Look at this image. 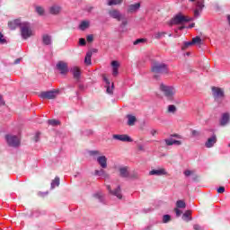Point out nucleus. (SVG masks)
<instances>
[{"label": "nucleus", "instance_id": "f257e3e1", "mask_svg": "<svg viewBox=\"0 0 230 230\" xmlns=\"http://www.w3.org/2000/svg\"><path fill=\"white\" fill-rule=\"evenodd\" d=\"M151 71L154 73V78H159V75H168V65L164 63H154L151 66Z\"/></svg>", "mask_w": 230, "mask_h": 230}, {"label": "nucleus", "instance_id": "f03ea898", "mask_svg": "<svg viewBox=\"0 0 230 230\" xmlns=\"http://www.w3.org/2000/svg\"><path fill=\"white\" fill-rule=\"evenodd\" d=\"M20 31L22 38L26 40L30 39V37L33 36V31L31 30V24L28 22H23L21 24Z\"/></svg>", "mask_w": 230, "mask_h": 230}, {"label": "nucleus", "instance_id": "7ed1b4c3", "mask_svg": "<svg viewBox=\"0 0 230 230\" xmlns=\"http://www.w3.org/2000/svg\"><path fill=\"white\" fill-rule=\"evenodd\" d=\"M160 91L163 92L164 96L170 102L173 100V96H175V88L173 86H169L164 84H160Z\"/></svg>", "mask_w": 230, "mask_h": 230}, {"label": "nucleus", "instance_id": "20e7f679", "mask_svg": "<svg viewBox=\"0 0 230 230\" xmlns=\"http://www.w3.org/2000/svg\"><path fill=\"white\" fill-rule=\"evenodd\" d=\"M193 18L190 16L182 15V13L176 14L170 22L169 25L173 26V24H183V22H191Z\"/></svg>", "mask_w": 230, "mask_h": 230}, {"label": "nucleus", "instance_id": "39448f33", "mask_svg": "<svg viewBox=\"0 0 230 230\" xmlns=\"http://www.w3.org/2000/svg\"><path fill=\"white\" fill-rule=\"evenodd\" d=\"M212 94L215 102H217L219 105L222 103V102H224V98L226 97L224 89L217 86L212 87Z\"/></svg>", "mask_w": 230, "mask_h": 230}, {"label": "nucleus", "instance_id": "423d86ee", "mask_svg": "<svg viewBox=\"0 0 230 230\" xmlns=\"http://www.w3.org/2000/svg\"><path fill=\"white\" fill-rule=\"evenodd\" d=\"M5 141L9 146L17 148L21 145V139L15 135H6Z\"/></svg>", "mask_w": 230, "mask_h": 230}, {"label": "nucleus", "instance_id": "0eeeda50", "mask_svg": "<svg viewBox=\"0 0 230 230\" xmlns=\"http://www.w3.org/2000/svg\"><path fill=\"white\" fill-rule=\"evenodd\" d=\"M57 94H58V90L41 92L40 93V98H42V100H55V98H57Z\"/></svg>", "mask_w": 230, "mask_h": 230}, {"label": "nucleus", "instance_id": "6e6552de", "mask_svg": "<svg viewBox=\"0 0 230 230\" xmlns=\"http://www.w3.org/2000/svg\"><path fill=\"white\" fill-rule=\"evenodd\" d=\"M119 176L123 179H128V177H131V179H137V173H135L133 176L130 175V172H128V167L123 166L119 168Z\"/></svg>", "mask_w": 230, "mask_h": 230}, {"label": "nucleus", "instance_id": "1a4fd4ad", "mask_svg": "<svg viewBox=\"0 0 230 230\" xmlns=\"http://www.w3.org/2000/svg\"><path fill=\"white\" fill-rule=\"evenodd\" d=\"M56 67L58 71H59L60 75H66L69 73V66H67V63L64 61L58 62Z\"/></svg>", "mask_w": 230, "mask_h": 230}, {"label": "nucleus", "instance_id": "9d476101", "mask_svg": "<svg viewBox=\"0 0 230 230\" xmlns=\"http://www.w3.org/2000/svg\"><path fill=\"white\" fill-rule=\"evenodd\" d=\"M109 16L116 21H123V14L118 9H111L108 11Z\"/></svg>", "mask_w": 230, "mask_h": 230}, {"label": "nucleus", "instance_id": "9b49d317", "mask_svg": "<svg viewBox=\"0 0 230 230\" xmlns=\"http://www.w3.org/2000/svg\"><path fill=\"white\" fill-rule=\"evenodd\" d=\"M103 82H105L106 93L107 94H114V83L111 84V81L103 75L102 76Z\"/></svg>", "mask_w": 230, "mask_h": 230}, {"label": "nucleus", "instance_id": "f8f14e48", "mask_svg": "<svg viewBox=\"0 0 230 230\" xmlns=\"http://www.w3.org/2000/svg\"><path fill=\"white\" fill-rule=\"evenodd\" d=\"M204 2L198 1L196 3V8L194 9V17L197 19L198 17H200V14L202 13V10H204Z\"/></svg>", "mask_w": 230, "mask_h": 230}, {"label": "nucleus", "instance_id": "ddd939ff", "mask_svg": "<svg viewBox=\"0 0 230 230\" xmlns=\"http://www.w3.org/2000/svg\"><path fill=\"white\" fill-rule=\"evenodd\" d=\"M70 73H72L74 79L76 80V82H80V78H82V71L80 70V67L78 66L71 67Z\"/></svg>", "mask_w": 230, "mask_h": 230}, {"label": "nucleus", "instance_id": "4468645a", "mask_svg": "<svg viewBox=\"0 0 230 230\" xmlns=\"http://www.w3.org/2000/svg\"><path fill=\"white\" fill-rule=\"evenodd\" d=\"M107 190L111 195H114L115 197H117V199H123L120 186H118L114 190H112V189H111V185H107Z\"/></svg>", "mask_w": 230, "mask_h": 230}, {"label": "nucleus", "instance_id": "2eb2a0df", "mask_svg": "<svg viewBox=\"0 0 230 230\" xmlns=\"http://www.w3.org/2000/svg\"><path fill=\"white\" fill-rule=\"evenodd\" d=\"M113 139L123 143H132V138L128 135H113Z\"/></svg>", "mask_w": 230, "mask_h": 230}, {"label": "nucleus", "instance_id": "dca6fc26", "mask_svg": "<svg viewBox=\"0 0 230 230\" xmlns=\"http://www.w3.org/2000/svg\"><path fill=\"white\" fill-rule=\"evenodd\" d=\"M149 175H155L156 177H161L163 175H168V172H166V169L164 168L154 169L149 172Z\"/></svg>", "mask_w": 230, "mask_h": 230}, {"label": "nucleus", "instance_id": "f3484780", "mask_svg": "<svg viewBox=\"0 0 230 230\" xmlns=\"http://www.w3.org/2000/svg\"><path fill=\"white\" fill-rule=\"evenodd\" d=\"M164 143L167 146H172L173 145H175L176 146H181V145H182V142L181 140H175L172 138V137L169 138H165Z\"/></svg>", "mask_w": 230, "mask_h": 230}, {"label": "nucleus", "instance_id": "a211bd4d", "mask_svg": "<svg viewBox=\"0 0 230 230\" xmlns=\"http://www.w3.org/2000/svg\"><path fill=\"white\" fill-rule=\"evenodd\" d=\"M217 143V135H212V137H208L205 143L206 148H213L215 144Z\"/></svg>", "mask_w": 230, "mask_h": 230}, {"label": "nucleus", "instance_id": "6ab92c4d", "mask_svg": "<svg viewBox=\"0 0 230 230\" xmlns=\"http://www.w3.org/2000/svg\"><path fill=\"white\" fill-rule=\"evenodd\" d=\"M139 8H141L140 3H137L135 4H129L128 6V13H136V12H137V10H139Z\"/></svg>", "mask_w": 230, "mask_h": 230}, {"label": "nucleus", "instance_id": "aec40b11", "mask_svg": "<svg viewBox=\"0 0 230 230\" xmlns=\"http://www.w3.org/2000/svg\"><path fill=\"white\" fill-rule=\"evenodd\" d=\"M21 24H22V22L19 19H16L14 21L9 22L8 27L10 30H15L18 27L21 28Z\"/></svg>", "mask_w": 230, "mask_h": 230}, {"label": "nucleus", "instance_id": "412c9836", "mask_svg": "<svg viewBox=\"0 0 230 230\" xmlns=\"http://www.w3.org/2000/svg\"><path fill=\"white\" fill-rule=\"evenodd\" d=\"M230 120V115L229 113H223L220 119V125L221 127H226L227 123H229Z\"/></svg>", "mask_w": 230, "mask_h": 230}, {"label": "nucleus", "instance_id": "4be33fe9", "mask_svg": "<svg viewBox=\"0 0 230 230\" xmlns=\"http://www.w3.org/2000/svg\"><path fill=\"white\" fill-rule=\"evenodd\" d=\"M49 11L51 15H58V13L62 12V7H60L59 5H52L49 7Z\"/></svg>", "mask_w": 230, "mask_h": 230}, {"label": "nucleus", "instance_id": "5701e85b", "mask_svg": "<svg viewBox=\"0 0 230 230\" xmlns=\"http://www.w3.org/2000/svg\"><path fill=\"white\" fill-rule=\"evenodd\" d=\"M97 163L100 164L101 168H107V157L105 155L97 157Z\"/></svg>", "mask_w": 230, "mask_h": 230}, {"label": "nucleus", "instance_id": "b1692460", "mask_svg": "<svg viewBox=\"0 0 230 230\" xmlns=\"http://www.w3.org/2000/svg\"><path fill=\"white\" fill-rule=\"evenodd\" d=\"M111 67H112V75L113 76H118L119 75V63L118 61H112L111 62Z\"/></svg>", "mask_w": 230, "mask_h": 230}, {"label": "nucleus", "instance_id": "393cba45", "mask_svg": "<svg viewBox=\"0 0 230 230\" xmlns=\"http://www.w3.org/2000/svg\"><path fill=\"white\" fill-rule=\"evenodd\" d=\"M94 175H95L96 177H102L103 179H105V178L108 177L107 172H106L105 170H103V169L95 170Z\"/></svg>", "mask_w": 230, "mask_h": 230}, {"label": "nucleus", "instance_id": "a878e982", "mask_svg": "<svg viewBox=\"0 0 230 230\" xmlns=\"http://www.w3.org/2000/svg\"><path fill=\"white\" fill-rule=\"evenodd\" d=\"M89 26H91V22L89 21H83L79 25V30H81L82 31H85V30L89 28Z\"/></svg>", "mask_w": 230, "mask_h": 230}, {"label": "nucleus", "instance_id": "bb28decb", "mask_svg": "<svg viewBox=\"0 0 230 230\" xmlns=\"http://www.w3.org/2000/svg\"><path fill=\"white\" fill-rule=\"evenodd\" d=\"M127 118H128V125L129 127H134V125H136V121H137L136 116L127 115Z\"/></svg>", "mask_w": 230, "mask_h": 230}, {"label": "nucleus", "instance_id": "cd10ccee", "mask_svg": "<svg viewBox=\"0 0 230 230\" xmlns=\"http://www.w3.org/2000/svg\"><path fill=\"white\" fill-rule=\"evenodd\" d=\"M42 42H43V44H45V46H50V44H51V36H49L48 34H44L42 36Z\"/></svg>", "mask_w": 230, "mask_h": 230}, {"label": "nucleus", "instance_id": "c85d7f7f", "mask_svg": "<svg viewBox=\"0 0 230 230\" xmlns=\"http://www.w3.org/2000/svg\"><path fill=\"white\" fill-rule=\"evenodd\" d=\"M182 219L185 221V222H190L192 220L191 218V211L190 210H187L183 216H182Z\"/></svg>", "mask_w": 230, "mask_h": 230}, {"label": "nucleus", "instance_id": "c756f323", "mask_svg": "<svg viewBox=\"0 0 230 230\" xmlns=\"http://www.w3.org/2000/svg\"><path fill=\"white\" fill-rule=\"evenodd\" d=\"M91 57H93V52H87L84 58V64L86 66H91Z\"/></svg>", "mask_w": 230, "mask_h": 230}, {"label": "nucleus", "instance_id": "7c9ffc66", "mask_svg": "<svg viewBox=\"0 0 230 230\" xmlns=\"http://www.w3.org/2000/svg\"><path fill=\"white\" fill-rule=\"evenodd\" d=\"M121 3H123V0H109L108 6H116L121 4Z\"/></svg>", "mask_w": 230, "mask_h": 230}, {"label": "nucleus", "instance_id": "2f4dec72", "mask_svg": "<svg viewBox=\"0 0 230 230\" xmlns=\"http://www.w3.org/2000/svg\"><path fill=\"white\" fill-rule=\"evenodd\" d=\"M56 186H60V178L56 177L51 182V190H55Z\"/></svg>", "mask_w": 230, "mask_h": 230}, {"label": "nucleus", "instance_id": "473e14b6", "mask_svg": "<svg viewBox=\"0 0 230 230\" xmlns=\"http://www.w3.org/2000/svg\"><path fill=\"white\" fill-rule=\"evenodd\" d=\"M176 208H179L180 209H184L186 208V202L184 200L180 199L176 202Z\"/></svg>", "mask_w": 230, "mask_h": 230}, {"label": "nucleus", "instance_id": "72a5a7b5", "mask_svg": "<svg viewBox=\"0 0 230 230\" xmlns=\"http://www.w3.org/2000/svg\"><path fill=\"white\" fill-rule=\"evenodd\" d=\"M35 12H37L40 15H44L45 11H44V7L37 5L35 7Z\"/></svg>", "mask_w": 230, "mask_h": 230}, {"label": "nucleus", "instance_id": "f704fd0d", "mask_svg": "<svg viewBox=\"0 0 230 230\" xmlns=\"http://www.w3.org/2000/svg\"><path fill=\"white\" fill-rule=\"evenodd\" d=\"M49 125H51L52 127H57V125H60V121L57 119H49Z\"/></svg>", "mask_w": 230, "mask_h": 230}, {"label": "nucleus", "instance_id": "c9c22d12", "mask_svg": "<svg viewBox=\"0 0 230 230\" xmlns=\"http://www.w3.org/2000/svg\"><path fill=\"white\" fill-rule=\"evenodd\" d=\"M177 111V107L175 105H169L168 106V112H172V114L175 113Z\"/></svg>", "mask_w": 230, "mask_h": 230}, {"label": "nucleus", "instance_id": "e433bc0d", "mask_svg": "<svg viewBox=\"0 0 230 230\" xmlns=\"http://www.w3.org/2000/svg\"><path fill=\"white\" fill-rule=\"evenodd\" d=\"M172 220V217H170V215H164L163 217V222L164 224H168V222Z\"/></svg>", "mask_w": 230, "mask_h": 230}, {"label": "nucleus", "instance_id": "4c0bfd02", "mask_svg": "<svg viewBox=\"0 0 230 230\" xmlns=\"http://www.w3.org/2000/svg\"><path fill=\"white\" fill-rule=\"evenodd\" d=\"M200 42H202V40L199 36L192 39V44H200Z\"/></svg>", "mask_w": 230, "mask_h": 230}, {"label": "nucleus", "instance_id": "58836bf2", "mask_svg": "<svg viewBox=\"0 0 230 230\" xmlns=\"http://www.w3.org/2000/svg\"><path fill=\"white\" fill-rule=\"evenodd\" d=\"M166 35V32H156L155 33V39H162V37H164Z\"/></svg>", "mask_w": 230, "mask_h": 230}, {"label": "nucleus", "instance_id": "ea45409f", "mask_svg": "<svg viewBox=\"0 0 230 230\" xmlns=\"http://www.w3.org/2000/svg\"><path fill=\"white\" fill-rule=\"evenodd\" d=\"M0 44H6V39H4V35L0 32Z\"/></svg>", "mask_w": 230, "mask_h": 230}, {"label": "nucleus", "instance_id": "a19ab883", "mask_svg": "<svg viewBox=\"0 0 230 230\" xmlns=\"http://www.w3.org/2000/svg\"><path fill=\"white\" fill-rule=\"evenodd\" d=\"M183 174L185 175V177H190V175H193V171L185 170Z\"/></svg>", "mask_w": 230, "mask_h": 230}, {"label": "nucleus", "instance_id": "79ce46f5", "mask_svg": "<svg viewBox=\"0 0 230 230\" xmlns=\"http://www.w3.org/2000/svg\"><path fill=\"white\" fill-rule=\"evenodd\" d=\"M145 41H146L145 39H138V40H137L134 41V45H135V46H137V44H141V43H143V42H145Z\"/></svg>", "mask_w": 230, "mask_h": 230}, {"label": "nucleus", "instance_id": "37998d69", "mask_svg": "<svg viewBox=\"0 0 230 230\" xmlns=\"http://www.w3.org/2000/svg\"><path fill=\"white\" fill-rule=\"evenodd\" d=\"M191 136L193 137H199V136H200V132L197 131V130H192L191 131Z\"/></svg>", "mask_w": 230, "mask_h": 230}, {"label": "nucleus", "instance_id": "c03bdc74", "mask_svg": "<svg viewBox=\"0 0 230 230\" xmlns=\"http://www.w3.org/2000/svg\"><path fill=\"white\" fill-rule=\"evenodd\" d=\"M85 44H87V42L85 41V39L84 38L79 39V46H85Z\"/></svg>", "mask_w": 230, "mask_h": 230}, {"label": "nucleus", "instance_id": "a18cd8bd", "mask_svg": "<svg viewBox=\"0 0 230 230\" xmlns=\"http://www.w3.org/2000/svg\"><path fill=\"white\" fill-rule=\"evenodd\" d=\"M86 40L87 42H93V40H94V37L93 36V34H90L86 37Z\"/></svg>", "mask_w": 230, "mask_h": 230}, {"label": "nucleus", "instance_id": "49530a36", "mask_svg": "<svg viewBox=\"0 0 230 230\" xmlns=\"http://www.w3.org/2000/svg\"><path fill=\"white\" fill-rule=\"evenodd\" d=\"M35 142L38 143V141H40V133L37 132L35 137H34Z\"/></svg>", "mask_w": 230, "mask_h": 230}, {"label": "nucleus", "instance_id": "de8ad7c7", "mask_svg": "<svg viewBox=\"0 0 230 230\" xmlns=\"http://www.w3.org/2000/svg\"><path fill=\"white\" fill-rule=\"evenodd\" d=\"M120 21H122L121 26H126V25L128 23V22L127 21V19H125V15H123V19L120 20Z\"/></svg>", "mask_w": 230, "mask_h": 230}, {"label": "nucleus", "instance_id": "09e8293b", "mask_svg": "<svg viewBox=\"0 0 230 230\" xmlns=\"http://www.w3.org/2000/svg\"><path fill=\"white\" fill-rule=\"evenodd\" d=\"M171 137L172 138L176 137L177 139H182V137L179 134H172Z\"/></svg>", "mask_w": 230, "mask_h": 230}, {"label": "nucleus", "instance_id": "8fccbe9b", "mask_svg": "<svg viewBox=\"0 0 230 230\" xmlns=\"http://www.w3.org/2000/svg\"><path fill=\"white\" fill-rule=\"evenodd\" d=\"M90 155H100V151L98 150L90 151Z\"/></svg>", "mask_w": 230, "mask_h": 230}, {"label": "nucleus", "instance_id": "3c124183", "mask_svg": "<svg viewBox=\"0 0 230 230\" xmlns=\"http://www.w3.org/2000/svg\"><path fill=\"white\" fill-rule=\"evenodd\" d=\"M174 211L176 213V217H180L181 215H182V211L179 208H175Z\"/></svg>", "mask_w": 230, "mask_h": 230}, {"label": "nucleus", "instance_id": "603ef678", "mask_svg": "<svg viewBox=\"0 0 230 230\" xmlns=\"http://www.w3.org/2000/svg\"><path fill=\"white\" fill-rule=\"evenodd\" d=\"M190 46H193V41H187V42H185V44H184L185 48H190Z\"/></svg>", "mask_w": 230, "mask_h": 230}, {"label": "nucleus", "instance_id": "864d4df0", "mask_svg": "<svg viewBox=\"0 0 230 230\" xmlns=\"http://www.w3.org/2000/svg\"><path fill=\"white\" fill-rule=\"evenodd\" d=\"M224 191H226V188H224V187H219L217 189V193H224Z\"/></svg>", "mask_w": 230, "mask_h": 230}, {"label": "nucleus", "instance_id": "5fc2aeb1", "mask_svg": "<svg viewBox=\"0 0 230 230\" xmlns=\"http://www.w3.org/2000/svg\"><path fill=\"white\" fill-rule=\"evenodd\" d=\"M84 134V136H92L93 130L88 129V130H86Z\"/></svg>", "mask_w": 230, "mask_h": 230}, {"label": "nucleus", "instance_id": "6e6d98bb", "mask_svg": "<svg viewBox=\"0 0 230 230\" xmlns=\"http://www.w3.org/2000/svg\"><path fill=\"white\" fill-rule=\"evenodd\" d=\"M137 148L140 152H145V147L143 146V145H138Z\"/></svg>", "mask_w": 230, "mask_h": 230}, {"label": "nucleus", "instance_id": "4d7b16f0", "mask_svg": "<svg viewBox=\"0 0 230 230\" xmlns=\"http://www.w3.org/2000/svg\"><path fill=\"white\" fill-rule=\"evenodd\" d=\"M150 134H152L153 136H155V135L157 134V130L152 129V130L150 131Z\"/></svg>", "mask_w": 230, "mask_h": 230}, {"label": "nucleus", "instance_id": "13d9d810", "mask_svg": "<svg viewBox=\"0 0 230 230\" xmlns=\"http://www.w3.org/2000/svg\"><path fill=\"white\" fill-rule=\"evenodd\" d=\"M22 60V58H17L14 60V64H21Z\"/></svg>", "mask_w": 230, "mask_h": 230}, {"label": "nucleus", "instance_id": "bf43d9fd", "mask_svg": "<svg viewBox=\"0 0 230 230\" xmlns=\"http://www.w3.org/2000/svg\"><path fill=\"white\" fill-rule=\"evenodd\" d=\"M0 105H4V101L3 100V96L0 95Z\"/></svg>", "mask_w": 230, "mask_h": 230}, {"label": "nucleus", "instance_id": "052dcab7", "mask_svg": "<svg viewBox=\"0 0 230 230\" xmlns=\"http://www.w3.org/2000/svg\"><path fill=\"white\" fill-rule=\"evenodd\" d=\"M0 105H4V101L3 100V96L0 95Z\"/></svg>", "mask_w": 230, "mask_h": 230}, {"label": "nucleus", "instance_id": "680f3d73", "mask_svg": "<svg viewBox=\"0 0 230 230\" xmlns=\"http://www.w3.org/2000/svg\"><path fill=\"white\" fill-rule=\"evenodd\" d=\"M188 28H195V23H190Z\"/></svg>", "mask_w": 230, "mask_h": 230}, {"label": "nucleus", "instance_id": "e2e57ef3", "mask_svg": "<svg viewBox=\"0 0 230 230\" xmlns=\"http://www.w3.org/2000/svg\"><path fill=\"white\" fill-rule=\"evenodd\" d=\"M95 197H98L99 199H102V196H100V194H95Z\"/></svg>", "mask_w": 230, "mask_h": 230}, {"label": "nucleus", "instance_id": "0e129e2a", "mask_svg": "<svg viewBox=\"0 0 230 230\" xmlns=\"http://www.w3.org/2000/svg\"><path fill=\"white\" fill-rule=\"evenodd\" d=\"M179 30H184V26L179 27Z\"/></svg>", "mask_w": 230, "mask_h": 230}, {"label": "nucleus", "instance_id": "69168bd1", "mask_svg": "<svg viewBox=\"0 0 230 230\" xmlns=\"http://www.w3.org/2000/svg\"><path fill=\"white\" fill-rule=\"evenodd\" d=\"M145 213L150 212V208L147 209V211L144 210Z\"/></svg>", "mask_w": 230, "mask_h": 230}, {"label": "nucleus", "instance_id": "338daca9", "mask_svg": "<svg viewBox=\"0 0 230 230\" xmlns=\"http://www.w3.org/2000/svg\"><path fill=\"white\" fill-rule=\"evenodd\" d=\"M190 3H195V0H189Z\"/></svg>", "mask_w": 230, "mask_h": 230}, {"label": "nucleus", "instance_id": "774afa93", "mask_svg": "<svg viewBox=\"0 0 230 230\" xmlns=\"http://www.w3.org/2000/svg\"><path fill=\"white\" fill-rule=\"evenodd\" d=\"M32 215H33V217H38L35 213H33Z\"/></svg>", "mask_w": 230, "mask_h": 230}]
</instances>
